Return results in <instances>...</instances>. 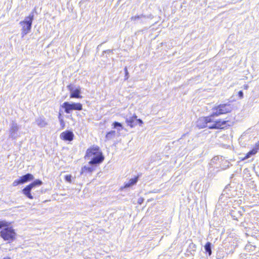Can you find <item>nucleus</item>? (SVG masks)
Listing matches in <instances>:
<instances>
[{"label":"nucleus","instance_id":"obj_1","mask_svg":"<svg viewBox=\"0 0 259 259\" xmlns=\"http://www.w3.org/2000/svg\"><path fill=\"white\" fill-rule=\"evenodd\" d=\"M228 122V120L215 119L213 115L211 114L210 116L199 118L197 125L201 128L205 127H208L209 128H223L231 125Z\"/></svg>","mask_w":259,"mask_h":259},{"label":"nucleus","instance_id":"obj_2","mask_svg":"<svg viewBox=\"0 0 259 259\" xmlns=\"http://www.w3.org/2000/svg\"><path fill=\"white\" fill-rule=\"evenodd\" d=\"M85 157L90 160V164L98 165L104 160V157L98 146H93L87 150Z\"/></svg>","mask_w":259,"mask_h":259},{"label":"nucleus","instance_id":"obj_3","mask_svg":"<svg viewBox=\"0 0 259 259\" xmlns=\"http://www.w3.org/2000/svg\"><path fill=\"white\" fill-rule=\"evenodd\" d=\"M16 234L13 229L11 227H7L1 231V236L5 241L9 242H12L16 238Z\"/></svg>","mask_w":259,"mask_h":259},{"label":"nucleus","instance_id":"obj_4","mask_svg":"<svg viewBox=\"0 0 259 259\" xmlns=\"http://www.w3.org/2000/svg\"><path fill=\"white\" fill-rule=\"evenodd\" d=\"M42 183L40 180H36L34 181L33 183L27 186L25 188L23 189V193L29 199H33V197L30 193L31 191L36 186H40Z\"/></svg>","mask_w":259,"mask_h":259},{"label":"nucleus","instance_id":"obj_5","mask_svg":"<svg viewBox=\"0 0 259 259\" xmlns=\"http://www.w3.org/2000/svg\"><path fill=\"white\" fill-rule=\"evenodd\" d=\"M231 110L230 105L223 104L220 105L217 108L213 109V112L211 114L213 115L214 118L215 116H219L222 114H225L229 112Z\"/></svg>","mask_w":259,"mask_h":259},{"label":"nucleus","instance_id":"obj_6","mask_svg":"<svg viewBox=\"0 0 259 259\" xmlns=\"http://www.w3.org/2000/svg\"><path fill=\"white\" fill-rule=\"evenodd\" d=\"M33 17H27V19L20 23L22 27V37L30 32L31 28V24Z\"/></svg>","mask_w":259,"mask_h":259},{"label":"nucleus","instance_id":"obj_7","mask_svg":"<svg viewBox=\"0 0 259 259\" xmlns=\"http://www.w3.org/2000/svg\"><path fill=\"white\" fill-rule=\"evenodd\" d=\"M67 88L70 92L71 98H82V96L80 95L81 90L79 86L70 84L68 85Z\"/></svg>","mask_w":259,"mask_h":259},{"label":"nucleus","instance_id":"obj_8","mask_svg":"<svg viewBox=\"0 0 259 259\" xmlns=\"http://www.w3.org/2000/svg\"><path fill=\"white\" fill-rule=\"evenodd\" d=\"M82 106L79 103H69L66 102V113H69L71 110H81Z\"/></svg>","mask_w":259,"mask_h":259},{"label":"nucleus","instance_id":"obj_9","mask_svg":"<svg viewBox=\"0 0 259 259\" xmlns=\"http://www.w3.org/2000/svg\"><path fill=\"white\" fill-rule=\"evenodd\" d=\"M97 165L95 164H90L89 161L88 164L82 167L80 172L81 174L85 175L88 174H92L95 170Z\"/></svg>","mask_w":259,"mask_h":259},{"label":"nucleus","instance_id":"obj_10","mask_svg":"<svg viewBox=\"0 0 259 259\" xmlns=\"http://www.w3.org/2000/svg\"><path fill=\"white\" fill-rule=\"evenodd\" d=\"M19 129V127L18 124L16 122H13L10 128V137L13 139H17L18 137L17 132Z\"/></svg>","mask_w":259,"mask_h":259},{"label":"nucleus","instance_id":"obj_11","mask_svg":"<svg viewBox=\"0 0 259 259\" xmlns=\"http://www.w3.org/2000/svg\"><path fill=\"white\" fill-rule=\"evenodd\" d=\"M223 162H227V161L224 160L222 156H217L211 160L210 164L212 166L215 164H219L220 167H222V164Z\"/></svg>","mask_w":259,"mask_h":259},{"label":"nucleus","instance_id":"obj_12","mask_svg":"<svg viewBox=\"0 0 259 259\" xmlns=\"http://www.w3.org/2000/svg\"><path fill=\"white\" fill-rule=\"evenodd\" d=\"M259 150V141L256 143L253 148L248 152L246 156L243 158V160H245L250 158L251 156L255 155Z\"/></svg>","mask_w":259,"mask_h":259},{"label":"nucleus","instance_id":"obj_13","mask_svg":"<svg viewBox=\"0 0 259 259\" xmlns=\"http://www.w3.org/2000/svg\"><path fill=\"white\" fill-rule=\"evenodd\" d=\"M35 122L37 125L40 127H45L48 124L45 118L41 116L37 118L35 120Z\"/></svg>","mask_w":259,"mask_h":259},{"label":"nucleus","instance_id":"obj_14","mask_svg":"<svg viewBox=\"0 0 259 259\" xmlns=\"http://www.w3.org/2000/svg\"><path fill=\"white\" fill-rule=\"evenodd\" d=\"M34 179V177L32 174H27L20 177V179L22 184L25 183Z\"/></svg>","mask_w":259,"mask_h":259},{"label":"nucleus","instance_id":"obj_15","mask_svg":"<svg viewBox=\"0 0 259 259\" xmlns=\"http://www.w3.org/2000/svg\"><path fill=\"white\" fill-rule=\"evenodd\" d=\"M138 180V177H137L134 179H131L129 180L128 182L125 183L124 188H127L132 187L137 183Z\"/></svg>","mask_w":259,"mask_h":259},{"label":"nucleus","instance_id":"obj_16","mask_svg":"<svg viewBox=\"0 0 259 259\" xmlns=\"http://www.w3.org/2000/svg\"><path fill=\"white\" fill-rule=\"evenodd\" d=\"M116 132L114 131H111L107 133L105 139L106 141L111 140L115 137Z\"/></svg>","mask_w":259,"mask_h":259},{"label":"nucleus","instance_id":"obj_17","mask_svg":"<svg viewBox=\"0 0 259 259\" xmlns=\"http://www.w3.org/2000/svg\"><path fill=\"white\" fill-rule=\"evenodd\" d=\"M125 121L127 125L132 128L134 127L136 125L134 118H132L131 117H126Z\"/></svg>","mask_w":259,"mask_h":259},{"label":"nucleus","instance_id":"obj_18","mask_svg":"<svg viewBox=\"0 0 259 259\" xmlns=\"http://www.w3.org/2000/svg\"><path fill=\"white\" fill-rule=\"evenodd\" d=\"M74 134L73 133L69 131H66V141H71L73 139Z\"/></svg>","mask_w":259,"mask_h":259},{"label":"nucleus","instance_id":"obj_19","mask_svg":"<svg viewBox=\"0 0 259 259\" xmlns=\"http://www.w3.org/2000/svg\"><path fill=\"white\" fill-rule=\"evenodd\" d=\"M211 243L207 242L204 246L205 250L206 252H208L209 255H210L211 254Z\"/></svg>","mask_w":259,"mask_h":259},{"label":"nucleus","instance_id":"obj_20","mask_svg":"<svg viewBox=\"0 0 259 259\" xmlns=\"http://www.w3.org/2000/svg\"><path fill=\"white\" fill-rule=\"evenodd\" d=\"M112 125L113 126V127L115 128H117L118 127H121L120 129H118V131H121V130L122 129V124L118 122H116V121L114 122L113 123Z\"/></svg>","mask_w":259,"mask_h":259},{"label":"nucleus","instance_id":"obj_21","mask_svg":"<svg viewBox=\"0 0 259 259\" xmlns=\"http://www.w3.org/2000/svg\"><path fill=\"white\" fill-rule=\"evenodd\" d=\"M75 181V178L72 177L71 176H66V181H67L69 183H74Z\"/></svg>","mask_w":259,"mask_h":259},{"label":"nucleus","instance_id":"obj_22","mask_svg":"<svg viewBox=\"0 0 259 259\" xmlns=\"http://www.w3.org/2000/svg\"><path fill=\"white\" fill-rule=\"evenodd\" d=\"M63 113V112L62 109H61L59 112V118L60 119L61 125H62V127H64V124L63 120V118L61 117L62 113Z\"/></svg>","mask_w":259,"mask_h":259},{"label":"nucleus","instance_id":"obj_23","mask_svg":"<svg viewBox=\"0 0 259 259\" xmlns=\"http://www.w3.org/2000/svg\"><path fill=\"white\" fill-rule=\"evenodd\" d=\"M9 224L6 222V221H0V229L4 227H8Z\"/></svg>","mask_w":259,"mask_h":259},{"label":"nucleus","instance_id":"obj_24","mask_svg":"<svg viewBox=\"0 0 259 259\" xmlns=\"http://www.w3.org/2000/svg\"><path fill=\"white\" fill-rule=\"evenodd\" d=\"M21 181H20V179H19V180H15L13 183V186H18V185L19 184H21Z\"/></svg>","mask_w":259,"mask_h":259},{"label":"nucleus","instance_id":"obj_25","mask_svg":"<svg viewBox=\"0 0 259 259\" xmlns=\"http://www.w3.org/2000/svg\"><path fill=\"white\" fill-rule=\"evenodd\" d=\"M124 71H125V80H127L128 78V71H127V67H125L124 69Z\"/></svg>","mask_w":259,"mask_h":259},{"label":"nucleus","instance_id":"obj_26","mask_svg":"<svg viewBox=\"0 0 259 259\" xmlns=\"http://www.w3.org/2000/svg\"><path fill=\"white\" fill-rule=\"evenodd\" d=\"M238 96L240 99L242 98L243 97V93L242 91H239L238 92Z\"/></svg>","mask_w":259,"mask_h":259},{"label":"nucleus","instance_id":"obj_27","mask_svg":"<svg viewBox=\"0 0 259 259\" xmlns=\"http://www.w3.org/2000/svg\"><path fill=\"white\" fill-rule=\"evenodd\" d=\"M60 138L61 139L65 140V132H63L61 134Z\"/></svg>","mask_w":259,"mask_h":259},{"label":"nucleus","instance_id":"obj_28","mask_svg":"<svg viewBox=\"0 0 259 259\" xmlns=\"http://www.w3.org/2000/svg\"><path fill=\"white\" fill-rule=\"evenodd\" d=\"M137 121L140 124V125L143 123V121L141 119H137Z\"/></svg>","mask_w":259,"mask_h":259},{"label":"nucleus","instance_id":"obj_29","mask_svg":"<svg viewBox=\"0 0 259 259\" xmlns=\"http://www.w3.org/2000/svg\"><path fill=\"white\" fill-rule=\"evenodd\" d=\"M132 118H134V120L137 119V116L136 114H134L133 116H131Z\"/></svg>","mask_w":259,"mask_h":259},{"label":"nucleus","instance_id":"obj_30","mask_svg":"<svg viewBox=\"0 0 259 259\" xmlns=\"http://www.w3.org/2000/svg\"><path fill=\"white\" fill-rule=\"evenodd\" d=\"M61 107L62 108V109H63L64 108H65V103H63L61 104Z\"/></svg>","mask_w":259,"mask_h":259},{"label":"nucleus","instance_id":"obj_31","mask_svg":"<svg viewBox=\"0 0 259 259\" xmlns=\"http://www.w3.org/2000/svg\"><path fill=\"white\" fill-rule=\"evenodd\" d=\"M34 14L33 13H32V15H30L29 16V17H31V16H34Z\"/></svg>","mask_w":259,"mask_h":259},{"label":"nucleus","instance_id":"obj_32","mask_svg":"<svg viewBox=\"0 0 259 259\" xmlns=\"http://www.w3.org/2000/svg\"><path fill=\"white\" fill-rule=\"evenodd\" d=\"M3 259H10V258H9V257H5V258H4Z\"/></svg>","mask_w":259,"mask_h":259},{"label":"nucleus","instance_id":"obj_33","mask_svg":"<svg viewBox=\"0 0 259 259\" xmlns=\"http://www.w3.org/2000/svg\"><path fill=\"white\" fill-rule=\"evenodd\" d=\"M138 202H139V203H140V204H141V200H139V201H138Z\"/></svg>","mask_w":259,"mask_h":259},{"label":"nucleus","instance_id":"obj_34","mask_svg":"<svg viewBox=\"0 0 259 259\" xmlns=\"http://www.w3.org/2000/svg\"><path fill=\"white\" fill-rule=\"evenodd\" d=\"M138 202H139V203H140V204H141V200H139V201H138Z\"/></svg>","mask_w":259,"mask_h":259},{"label":"nucleus","instance_id":"obj_35","mask_svg":"<svg viewBox=\"0 0 259 259\" xmlns=\"http://www.w3.org/2000/svg\"><path fill=\"white\" fill-rule=\"evenodd\" d=\"M245 89H247V85H246V86H245Z\"/></svg>","mask_w":259,"mask_h":259}]
</instances>
